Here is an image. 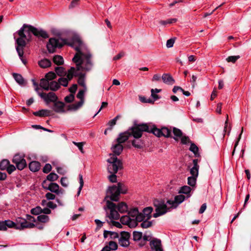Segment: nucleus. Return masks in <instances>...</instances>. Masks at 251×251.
I'll use <instances>...</instances> for the list:
<instances>
[{
	"label": "nucleus",
	"mask_w": 251,
	"mask_h": 251,
	"mask_svg": "<svg viewBox=\"0 0 251 251\" xmlns=\"http://www.w3.org/2000/svg\"><path fill=\"white\" fill-rule=\"evenodd\" d=\"M86 88H84V89L80 90L78 92L76 97L80 99V100L76 103L72 104L70 106V109L74 110H77L78 108L80 107L84 103V93L86 91Z\"/></svg>",
	"instance_id": "obj_12"
},
{
	"label": "nucleus",
	"mask_w": 251,
	"mask_h": 251,
	"mask_svg": "<svg viewBox=\"0 0 251 251\" xmlns=\"http://www.w3.org/2000/svg\"><path fill=\"white\" fill-rule=\"evenodd\" d=\"M75 50L77 52L73 57V61L76 64L77 71H90L93 67L92 54L80 45L75 47Z\"/></svg>",
	"instance_id": "obj_3"
},
{
	"label": "nucleus",
	"mask_w": 251,
	"mask_h": 251,
	"mask_svg": "<svg viewBox=\"0 0 251 251\" xmlns=\"http://www.w3.org/2000/svg\"><path fill=\"white\" fill-rule=\"evenodd\" d=\"M74 94H71L69 96H66L64 100L66 102H71L74 100Z\"/></svg>",
	"instance_id": "obj_56"
},
{
	"label": "nucleus",
	"mask_w": 251,
	"mask_h": 251,
	"mask_svg": "<svg viewBox=\"0 0 251 251\" xmlns=\"http://www.w3.org/2000/svg\"><path fill=\"white\" fill-rule=\"evenodd\" d=\"M66 44L72 46V44L67 43L66 39L51 38L47 45V48L49 52L53 53L57 48H61Z\"/></svg>",
	"instance_id": "obj_8"
},
{
	"label": "nucleus",
	"mask_w": 251,
	"mask_h": 251,
	"mask_svg": "<svg viewBox=\"0 0 251 251\" xmlns=\"http://www.w3.org/2000/svg\"><path fill=\"white\" fill-rule=\"evenodd\" d=\"M190 140L188 137L184 136L181 137V142L182 144H187L188 143H189Z\"/></svg>",
	"instance_id": "obj_60"
},
{
	"label": "nucleus",
	"mask_w": 251,
	"mask_h": 251,
	"mask_svg": "<svg viewBox=\"0 0 251 251\" xmlns=\"http://www.w3.org/2000/svg\"><path fill=\"white\" fill-rule=\"evenodd\" d=\"M127 191L126 188L121 183H118L117 186L113 185L109 187L107 191V195L104 198L106 202V208L110 210L109 218L111 219L118 220L120 218L118 212L123 213L128 211V207L125 202H121L117 205L111 201H117L119 199L121 193L125 194Z\"/></svg>",
	"instance_id": "obj_1"
},
{
	"label": "nucleus",
	"mask_w": 251,
	"mask_h": 251,
	"mask_svg": "<svg viewBox=\"0 0 251 251\" xmlns=\"http://www.w3.org/2000/svg\"><path fill=\"white\" fill-rule=\"evenodd\" d=\"M6 170L9 174H11L15 170H16V167L14 165L9 164Z\"/></svg>",
	"instance_id": "obj_54"
},
{
	"label": "nucleus",
	"mask_w": 251,
	"mask_h": 251,
	"mask_svg": "<svg viewBox=\"0 0 251 251\" xmlns=\"http://www.w3.org/2000/svg\"><path fill=\"white\" fill-rule=\"evenodd\" d=\"M13 76L15 81L20 85L25 86L26 84L24 78L21 75L17 73H13Z\"/></svg>",
	"instance_id": "obj_23"
},
{
	"label": "nucleus",
	"mask_w": 251,
	"mask_h": 251,
	"mask_svg": "<svg viewBox=\"0 0 251 251\" xmlns=\"http://www.w3.org/2000/svg\"><path fill=\"white\" fill-rule=\"evenodd\" d=\"M53 61L54 64L57 65H61L64 63L63 58L58 55H55L53 58Z\"/></svg>",
	"instance_id": "obj_33"
},
{
	"label": "nucleus",
	"mask_w": 251,
	"mask_h": 251,
	"mask_svg": "<svg viewBox=\"0 0 251 251\" xmlns=\"http://www.w3.org/2000/svg\"><path fill=\"white\" fill-rule=\"evenodd\" d=\"M130 235L127 232H121V237L119 239V243L122 247H127L129 245V238Z\"/></svg>",
	"instance_id": "obj_15"
},
{
	"label": "nucleus",
	"mask_w": 251,
	"mask_h": 251,
	"mask_svg": "<svg viewBox=\"0 0 251 251\" xmlns=\"http://www.w3.org/2000/svg\"><path fill=\"white\" fill-rule=\"evenodd\" d=\"M121 118V116L118 115L116 116L113 119L109 121L107 124V125L109 126V129L110 130L112 129L113 126H115L116 124L117 121Z\"/></svg>",
	"instance_id": "obj_38"
},
{
	"label": "nucleus",
	"mask_w": 251,
	"mask_h": 251,
	"mask_svg": "<svg viewBox=\"0 0 251 251\" xmlns=\"http://www.w3.org/2000/svg\"><path fill=\"white\" fill-rule=\"evenodd\" d=\"M73 143L78 147V149L82 153H83V146L84 143L83 142L77 143L74 141L73 142Z\"/></svg>",
	"instance_id": "obj_55"
},
{
	"label": "nucleus",
	"mask_w": 251,
	"mask_h": 251,
	"mask_svg": "<svg viewBox=\"0 0 251 251\" xmlns=\"http://www.w3.org/2000/svg\"><path fill=\"white\" fill-rule=\"evenodd\" d=\"M37 220L41 223H47L49 221V217L46 215H39L37 217Z\"/></svg>",
	"instance_id": "obj_41"
},
{
	"label": "nucleus",
	"mask_w": 251,
	"mask_h": 251,
	"mask_svg": "<svg viewBox=\"0 0 251 251\" xmlns=\"http://www.w3.org/2000/svg\"><path fill=\"white\" fill-rule=\"evenodd\" d=\"M50 81L47 79L42 78L41 79L40 86L45 90L48 91L49 90Z\"/></svg>",
	"instance_id": "obj_29"
},
{
	"label": "nucleus",
	"mask_w": 251,
	"mask_h": 251,
	"mask_svg": "<svg viewBox=\"0 0 251 251\" xmlns=\"http://www.w3.org/2000/svg\"><path fill=\"white\" fill-rule=\"evenodd\" d=\"M10 163L9 160L7 159H3L0 162V169L1 170H6L7 166Z\"/></svg>",
	"instance_id": "obj_42"
},
{
	"label": "nucleus",
	"mask_w": 251,
	"mask_h": 251,
	"mask_svg": "<svg viewBox=\"0 0 251 251\" xmlns=\"http://www.w3.org/2000/svg\"><path fill=\"white\" fill-rule=\"evenodd\" d=\"M31 213L33 215H38L42 213V208L40 206H37L31 209Z\"/></svg>",
	"instance_id": "obj_47"
},
{
	"label": "nucleus",
	"mask_w": 251,
	"mask_h": 251,
	"mask_svg": "<svg viewBox=\"0 0 251 251\" xmlns=\"http://www.w3.org/2000/svg\"><path fill=\"white\" fill-rule=\"evenodd\" d=\"M56 74L53 72H50L46 75L45 77L49 81L51 80L56 78Z\"/></svg>",
	"instance_id": "obj_46"
},
{
	"label": "nucleus",
	"mask_w": 251,
	"mask_h": 251,
	"mask_svg": "<svg viewBox=\"0 0 251 251\" xmlns=\"http://www.w3.org/2000/svg\"><path fill=\"white\" fill-rule=\"evenodd\" d=\"M12 162L16 165L17 168L19 170H23L26 166L25 160L19 154L14 156Z\"/></svg>",
	"instance_id": "obj_10"
},
{
	"label": "nucleus",
	"mask_w": 251,
	"mask_h": 251,
	"mask_svg": "<svg viewBox=\"0 0 251 251\" xmlns=\"http://www.w3.org/2000/svg\"><path fill=\"white\" fill-rule=\"evenodd\" d=\"M61 184L64 187L68 186V180L66 177H62L60 180Z\"/></svg>",
	"instance_id": "obj_61"
},
{
	"label": "nucleus",
	"mask_w": 251,
	"mask_h": 251,
	"mask_svg": "<svg viewBox=\"0 0 251 251\" xmlns=\"http://www.w3.org/2000/svg\"><path fill=\"white\" fill-rule=\"evenodd\" d=\"M175 43V39L171 38L167 40L166 43V46L168 48H170L173 47Z\"/></svg>",
	"instance_id": "obj_58"
},
{
	"label": "nucleus",
	"mask_w": 251,
	"mask_h": 251,
	"mask_svg": "<svg viewBox=\"0 0 251 251\" xmlns=\"http://www.w3.org/2000/svg\"><path fill=\"white\" fill-rule=\"evenodd\" d=\"M130 218V217L123 216L120 218V222L122 224L127 225L132 228L136 227L138 222H143L146 219L144 214L139 212L136 218L131 219Z\"/></svg>",
	"instance_id": "obj_5"
},
{
	"label": "nucleus",
	"mask_w": 251,
	"mask_h": 251,
	"mask_svg": "<svg viewBox=\"0 0 251 251\" xmlns=\"http://www.w3.org/2000/svg\"><path fill=\"white\" fill-rule=\"evenodd\" d=\"M173 132L174 135L175 136V137H174V139L176 141L178 140L177 137L180 138L182 136V131L178 128L174 127Z\"/></svg>",
	"instance_id": "obj_37"
},
{
	"label": "nucleus",
	"mask_w": 251,
	"mask_h": 251,
	"mask_svg": "<svg viewBox=\"0 0 251 251\" xmlns=\"http://www.w3.org/2000/svg\"><path fill=\"white\" fill-rule=\"evenodd\" d=\"M23 223H22V226H17L16 227V229H24V228H32L35 226V225L33 223H28L27 221L25 219L23 220Z\"/></svg>",
	"instance_id": "obj_21"
},
{
	"label": "nucleus",
	"mask_w": 251,
	"mask_h": 251,
	"mask_svg": "<svg viewBox=\"0 0 251 251\" xmlns=\"http://www.w3.org/2000/svg\"><path fill=\"white\" fill-rule=\"evenodd\" d=\"M116 173L111 174V175L108 176L109 180L111 182H116L117 181Z\"/></svg>",
	"instance_id": "obj_59"
},
{
	"label": "nucleus",
	"mask_w": 251,
	"mask_h": 251,
	"mask_svg": "<svg viewBox=\"0 0 251 251\" xmlns=\"http://www.w3.org/2000/svg\"><path fill=\"white\" fill-rule=\"evenodd\" d=\"M46 197L48 200H52L55 198V196L54 194L49 192L46 194Z\"/></svg>",
	"instance_id": "obj_64"
},
{
	"label": "nucleus",
	"mask_w": 251,
	"mask_h": 251,
	"mask_svg": "<svg viewBox=\"0 0 251 251\" xmlns=\"http://www.w3.org/2000/svg\"><path fill=\"white\" fill-rule=\"evenodd\" d=\"M240 57V56L239 55L230 56L226 58V60L228 62L234 63Z\"/></svg>",
	"instance_id": "obj_49"
},
{
	"label": "nucleus",
	"mask_w": 251,
	"mask_h": 251,
	"mask_svg": "<svg viewBox=\"0 0 251 251\" xmlns=\"http://www.w3.org/2000/svg\"><path fill=\"white\" fill-rule=\"evenodd\" d=\"M79 184H80V186L78 188V192H77V195H79L81 190H82V188L83 186V184H84V182H83V176H82V175L81 174H79Z\"/></svg>",
	"instance_id": "obj_51"
},
{
	"label": "nucleus",
	"mask_w": 251,
	"mask_h": 251,
	"mask_svg": "<svg viewBox=\"0 0 251 251\" xmlns=\"http://www.w3.org/2000/svg\"><path fill=\"white\" fill-rule=\"evenodd\" d=\"M111 150L114 154L112 155H114L116 156V155H119L123 150V146L122 144H119L118 143L114 142V144L111 147Z\"/></svg>",
	"instance_id": "obj_18"
},
{
	"label": "nucleus",
	"mask_w": 251,
	"mask_h": 251,
	"mask_svg": "<svg viewBox=\"0 0 251 251\" xmlns=\"http://www.w3.org/2000/svg\"><path fill=\"white\" fill-rule=\"evenodd\" d=\"M42 185L43 188L45 189L48 190L56 194L60 193L59 186L56 183L50 182L48 183L47 180H44L43 181Z\"/></svg>",
	"instance_id": "obj_11"
},
{
	"label": "nucleus",
	"mask_w": 251,
	"mask_h": 251,
	"mask_svg": "<svg viewBox=\"0 0 251 251\" xmlns=\"http://www.w3.org/2000/svg\"><path fill=\"white\" fill-rule=\"evenodd\" d=\"M38 95L47 103L50 102H54L58 99L57 96L53 92H50L48 94L45 93H38Z\"/></svg>",
	"instance_id": "obj_13"
},
{
	"label": "nucleus",
	"mask_w": 251,
	"mask_h": 251,
	"mask_svg": "<svg viewBox=\"0 0 251 251\" xmlns=\"http://www.w3.org/2000/svg\"><path fill=\"white\" fill-rule=\"evenodd\" d=\"M153 210V208L151 207H147L144 208L143 210L142 213L145 217L146 220H149L151 218V213Z\"/></svg>",
	"instance_id": "obj_28"
},
{
	"label": "nucleus",
	"mask_w": 251,
	"mask_h": 251,
	"mask_svg": "<svg viewBox=\"0 0 251 251\" xmlns=\"http://www.w3.org/2000/svg\"><path fill=\"white\" fill-rule=\"evenodd\" d=\"M149 125L147 124H137L134 123L131 127V133L134 139L132 140V146L137 149H141L143 146V142L140 138L142 137L143 132H149Z\"/></svg>",
	"instance_id": "obj_4"
},
{
	"label": "nucleus",
	"mask_w": 251,
	"mask_h": 251,
	"mask_svg": "<svg viewBox=\"0 0 251 251\" xmlns=\"http://www.w3.org/2000/svg\"><path fill=\"white\" fill-rule=\"evenodd\" d=\"M77 88V86L76 84H73L70 88L69 91L71 93V94H74Z\"/></svg>",
	"instance_id": "obj_62"
},
{
	"label": "nucleus",
	"mask_w": 251,
	"mask_h": 251,
	"mask_svg": "<svg viewBox=\"0 0 251 251\" xmlns=\"http://www.w3.org/2000/svg\"><path fill=\"white\" fill-rule=\"evenodd\" d=\"M60 88L59 84L55 81L50 82L49 90L56 91Z\"/></svg>",
	"instance_id": "obj_34"
},
{
	"label": "nucleus",
	"mask_w": 251,
	"mask_h": 251,
	"mask_svg": "<svg viewBox=\"0 0 251 251\" xmlns=\"http://www.w3.org/2000/svg\"><path fill=\"white\" fill-rule=\"evenodd\" d=\"M109 236L110 238L112 239H115L119 237V234L117 232L112 231H110Z\"/></svg>",
	"instance_id": "obj_63"
},
{
	"label": "nucleus",
	"mask_w": 251,
	"mask_h": 251,
	"mask_svg": "<svg viewBox=\"0 0 251 251\" xmlns=\"http://www.w3.org/2000/svg\"><path fill=\"white\" fill-rule=\"evenodd\" d=\"M79 0H73L69 6V9H72L78 5Z\"/></svg>",
	"instance_id": "obj_57"
},
{
	"label": "nucleus",
	"mask_w": 251,
	"mask_h": 251,
	"mask_svg": "<svg viewBox=\"0 0 251 251\" xmlns=\"http://www.w3.org/2000/svg\"><path fill=\"white\" fill-rule=\"evenodd\" d=\"M50 111L47 109H42L38 111H35L33 113V114L35 116L38 117H46L50 115Z\"/></svg>",
	"instance_id": "obj_24"
},
{
	"label": "nucleus",
	"mask_w": 251,
	"mask_h": 251,
	"mask_svg": "<svg viewBox=\"0 0 251 251\" xmlns=\"http://www.w3.org/2000/svg\"><path fill=\"white\" fill-rule=\"evenodd\" d=\"M131 132V127L129 128L127 131L120 133L118 137L115 141V142L121 144L125 142L128 139L130 136H132Z\"/></svg>",
	"instance_id": "obj_16"
},
{
	"label": "nucleus",
	"mask_w": 251,
	"mask_h": 251,
	"mask_svg": "<svg viewBox=\"0 0 251 251\" xmlns=\"http://www.w3.org/2000/svg\"><path fill=\"white\" fill-rule=\"evenodd\" d=\"M150 246L152 250L154 251H163L161 241L160 239L154 238L151 241Z\"/></svg>",
	"instance_id": "obj_17"
},
{
	"label": "nucleus",
	"mask_w": 251,
	"mask_h": 251,
	"mask_svg": "<svg viewBox=\"0 0 251 251\" xmlns=\"http://www.w3.org/2000/svg\"><path fill=\"white\" fill-rule=\"evenodd\" d=\"M110 248V250L115 251L118 248L117 244L114 241H110L108 246Z\"/></svg>",
	"instance_id": "obj_52"
},
{
	"label": "nucleus",
	"mask_w": 251,
	"mask_h": 251,
	"mask_svg": "<svg viewBox=\"0 0 251 251\" xmlns=\"http://www.w3.org/2000/svg\"><path fill=\"white\" fill-rule=\"evenodd\" d=\"M17 32L19 38L16 40V50L20 57L24 55L23 50L26 45L25 40L28 42L30 41L32 34L38 38L47 39L49 37L48 33L45 30L26 24H24Z\"/></svg>",
	"instance_id": "obj_2"
},
{
	"label": "nucleus",
	"mask_w": 251,
	"mask_h": 251,
	"mask_svg": "<svg viewBox=\"0 0 251 251\" xmlns=\"http://www.w3.org/2000/svg\"><path fill=\"white\" fill-rule=\"evenodd\" d=\"M189 150L194 153L196 157L200 156V155L199 152V148L194 143L191 144Z\"/></svg>",
	"instance_id": "obj_35"
},
{
	"label": "nucleus",
	"mask_w": 251,
	"mask_h": 251,
	"mask_svg": "<svg viewBox=\"0 0 251 251\" xmlns=\"http://www.w3.org/2000/svg\"><path fill=\"white\" fill-rule=\"evenodd\" d=\"M162 79L164 83L168 85H173L175 83V80L169 74H164L162 76Z\"/></svg>",
	"instance_id": "obj_22"
},
{
	"label": "nucleus",
	"mask_w": 251,
	"mask_h": 251,
	"mask_svg": "<svg viewBox=\"0 0 251 251\" xmlns=\"http://www.w3.org/2000/svg\"><path fill=\"white\" fill-rule=\"evenodd\" d=\"M40 167V163L36 161H32L29 164V168L30 170L33 172H36L39 171Z\"/></svg>",
	"instance_id": "obj_25"
},
{
	"label": "nucleus",
	"mask_w": 251,
	"mask_h": 251,
	"mask_svg": "<svg viewBox=\"0 0 251 251\" xmlns=\"http://www.w3.org/2000/svg\"><path fill=\"white\" fill-rule=\"evenodd\" d=\"M75 75L78 77L77 80L78 83L83 87L84 88H86L85 83V74L81 72H79V73H76Z\"/></svg>",
	"instance_id": "obj_26"
},
{
	"label": "nucleus",
	"mask_w": 251,
	"mask_h": 251,
	"mask_svg": "<svg viewBox=\"0 0 251 251\" xmlns=\"http://www.w3.org/2000/svg\"><path fill=\"white\" fill-rule=\"evenodd\" d=\"M185 199V197L182 195H179L175 197V200H168L167 203L170 205V208H176L178 205L182 202Z\"/></svg>",
	"instance_id": "obj_14"
},
{
	"label": "nucleus",
	"mask_w": 251,
	"mask_h": 251,
	"mask_svg": "<svg viewBox=\"0 0 251 251\" xmlns=\"http://www.w3.org/2000/svg\"><path fill=\"white\" fill-rule=\"evenodd\" d=\"M51 168L52 167L50 164L49 163L46 164L43 169V172L44 173L48 174L51 171Z\"/></svg>",
	"instance_id": "obj_53"
},
{
	"label": "nucleus",
	"mask_w": 251,
	"mask_h": 251,
	"mask_svg": "<svg viewBox=\"0 0 251 251\" xmlns=\"http://www.w3.org/2000/svg\"><path fill=\"white\" fill-rule=\"evenodd\" d=\"M177 21V19L175 18L169 19L166 21L160 20L158 22L159 24L165 26L167 24H171Z\"/></svg>",
	"instance_id": "obj_39"
},
{
	"label": "nucleus",
	"mask_w": 251,
	"mask_h": 251,
	"mask_svg": "<svg viewBox=\"0 0 251 251\" xmlns=\"http://www.w3.org/2000/svg\"><path fill=\"white\" fill-rule=\"evenodd\" d=\"M143 236L142 233L139 231H134L133 232V238L134 241H139Z\"/></svg>",
	"instance_id": "obj_43"
},
{
	"label": "nucleus",
	"mask_w": 251,
	"mask_h": 251,
	"mask_svg": "<svg viewBox=\"0 0 251 251\" xmlns=\"http://www.w3.org/2000/svg\"><path fill=\"white\" fill-rule=\"evenodd\" d=\"M149 128V133H152L157 137L164 136L170 137L171 135V131L167 127H162L159 129L155 125H148Z\"/></svg>",
	"instance_id": "obj_9"
},
{
	"label": "nucleus",
	"mask_w": 251,
	"mask_h": 251,
	"mask_svg": "<svg viewBox=\"0 0 251 251\" xmlns=\"http://www.w3.org/2000/svg\"><path fill=\"white\" fill-rule=\"evenodd\" d=\"M58 178V176L54 173H51L47 176V180L50 181H54Z\"/></svg>",
	"instance_id": "obj_40"
},
{
	"label": "nucleus",
	"mask_w": 251,
	"mask_h": 251,
	"mask_svg": "<svg viewBox=\"0 0 251 251\" xmlns=\"http://www.w3.org/2000/svg\"><path fill=\"white\" fill-rule=\"evenodd\" d=\"M145 219L141 224V226L144 228H148L151 226L152 222Z\"/></svg>",
	"instance_id": "obj_50"
},
{
	"label": "nucleus",
	"mask_w": 251,
	"mask_h": 251,
	"mask_svg": "<svg viewBox=\"0 0 251 251\" xmlns=\"http://www.w3.org/2000/svg\"><path fill=\"white\" fill-rule=\"evenodd\" d=\"M53 110L57 113H62L64 112V103L60 101H56L53 102Z\"/></svg>",
	"instance_id": "obj_19"
},
{
	"label": "nucleus",
	"mask_w": 251,
	"mask_h": 251,
	"mask_svg": "<svg viewBox=\"0 0 251 251\" xmlns=\"http://www.w3.org/2000/svg\"><path fill=\"white\" fill-rule=\"evenodd\" d=\"M188 184L191 186H194L196 183L197 177L189 176L188 177Z\"/></svg>",
	"instance_id": "obj_45"
},
{
	"label": "nucleus",
	"mask_w": 251,
	"mask_h": 251,
	"mask_svg": "<svg viewBox=\"0 0 251 251\" xmlns=\"http://www.w3.org/2000/svg\"><path fill=\"white\" fill-rule=\"evenodd\" d=\"M108 163L107 170L109 173H117L119 170L123 169V163L122 161L117 158L116 156L112 155L107 159Z\"/></svg>",
	"instance_id": "obj_6"
},
{
	"label": "nucleus",
	"mask_w": 251,
	"mask_h": 251,
	"mask_svg": "<svg viewBox=\"0 0 251 251\" xmlns=\"http://www.w3.org/2000/svg\"><path fill=\"white\" fill-rule=\"evenodd\" d=\"M39 65L43 68H46L51 65V62L48 59H44L39 61Z\"/></svg>",
	"instance_id": "obj_30"
},
{
	"label": "nucleus",
	"mask_w": 251,
	"mask_h": 251,
	"mask_svg": "<svg viewBox=\"0 0 251 251\" xmlns=\"http://www.w3.org/2000/svg\"><path fill=\"white\" fill-rule=\"evenodd\" d=\"M198 159H194L193 160L194 166L190 170V174H191L192 176H195L197 177H198V176L199 169V166L198 164Z\"/></svg>",
	"instance_id": "obj_20"
},
{
	"label": "nucleus",
	"mask_w": 251,
	"mask_h": 251,
	"mask_svg": "<svg viewBox=\"0 0 251 251\" xmlns=\"http://www.w3.org/2000/svg\"><path fill=\"white\" fill-rule=\"evenodd\" d=\"M55 71L56 74L60 76L66 75V72L64 68L63 67H56L55 68Z\"/></svg>",
	"instance_id": "obj_36"
},
{
	"label": "nucleus",
	"mask_w": 251,
	"mask_h": 251,
	"mask_svg": "<svg viewBox=\"0 0 251 251\" xmlns=\"http://www.w3.org/2000/svg\"><path fill=\"white\" fill-rule=\"evenodd\" d=\"M139 214V211L137 208H134L132 209H131L128 212V215H126L127 217H131V219H134L136 218V216H137V214Z\"/></svg>",
	"instance_id": "obj_32"
},
{
	"label": "nucleus",
	"mask_w": 251,
	"mask_h": 251,
	"mask_svg": "<svg viewBox=\"0 0 251 251\" xmlns=\"http://www.w3.org/2000/svg\"><path fill=\"white\" fill-rule=\"evenodd\" d=\"M191 191V188L188 186H184L180 188L179 191V193H183L187 195V197L189 198L190 196V193Z\"/></svg>",
	"instance_id": "obj_31"
},
{
	"label": "nucleus",
	"mask_w": 251,
	"mask_h": 251,
	"mask_svg": "<svg viewBox=\"0 0 251 251\" xmlns=\"http://www.w3.org/2000/svg\"><path fill=\"white\" fill-rule=\"evenodd\" d=\"M167 203L163 200L155 199L153 201V204L155 208L156 212L153 214V217L157 218L166 213L171 208L170 207H167Z\"/></svg>",
	"instance_id": "obj_7"
},
{
	"label": "nucleus",
	"mask_w": 251,
	"mask_h": 251,
	"mask_svg": "<svg viewBox=\"0 0 251 251\" xmlns=\"http://www.w3.org/2000/svg\"><path fill=\"white\" fill-rule=\"evenodd\" d=\"M5 224V227L9 228H15L17 226L16 224L11 220H5L4 221Z\"/></svg>",
	"instance_id": "obj_44"
},
{
	"label": "nucleus",
	"mask_w": 251,
	"mask_h": 251,
	"mask_svg": "<svg viewBox=\"0 0 251 251\" xmlns=\"http://www.w3.org/2000/svg\"><path fill=\"white\" fill-rule=\"evenodd\" d=\"M68 79L65 77H61L58 79V83L59 85H61L64 87H66L68 84Z\"/></svg>",
	"instance_id": "obj_48"
},
{
	"label": "nucleus",
	"mask_w": 251,
	"mask_h": 251,
	"mask_svg": "<svg viewBox=\"0 0 251 251\" xmlns=\"http://www.w3.org/2000/svg\"><path fill=\"white\" fill-rule=\"evenodd\" d=\"M79 71H77L76 68L75 69V67H71L68 71V73L67 74V78L68 80H71L73 76H76L75 75L76 73H79Z\"/></svg>",
	"instance_id": "obj_27"
}]
</instances>
